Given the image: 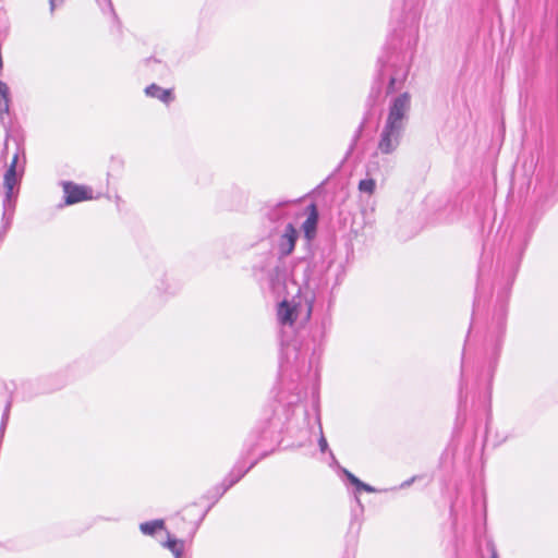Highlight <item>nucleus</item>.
Returning a JSON list of instances; mask_svg holds the SVG:
<instances>
[{
  "label": "nucleus",
  "mask_w": 558,
  "mask_h": 558,
  "mask_svg": "<svg viewBox=\"0 0 558 558\" xmlns=\"http://www.w3.org/2000/svg\"><path fill=\"white\" fill-rule=\"evenodd\" d=\"M490 558H497V554L495 551H493V555Z\"/></svg>",
  "instance_id": "4be33fe9"
},
{
  "label": "nucleus",
  "mask_w": 558,
  "mask_h": 558,
  "mask_svg": "<svg viewBox=\"0 0 558 558\" xmlns=\"http://www.w3.org/2000/svg\"><path fill=\"white\" fill-rule=\"evenodd\" d=\"M254 465L255 462H252L247 468L241 466L240 463L235 464L222 483L215 488L216 499L220 498L229 488L238 483Z\"/></svg>",
  "instance_id": "423d86ee"
},
{
  "label": "nucleus",
  "mask_w": 558,
  "mask_h": 558,
  "mask_svg": "<svg viewBox=\"0 0 558 558\" xmlns=\"http://www.w3.org/2000/svg\"><path fill=\"white\" fill-rule=\"evenodd\" d=\"M312 213L308 215L306 220L303 222V230L307 238H311L312 233L315 232L317 225V211L315 205H311Z\"/></svg>",
  "instance_id": "9b49d317"
},
{
  "label": "nucleus",
  "mask_w": 558,
  "mask_h": 558,
  "mask_svg": "<svg viewBox=\"0 0 558 558\" xmlns=\"http://www.w3.org/2000/svg\"><path fill=\"white\" fill-rule=\"evenodd\" d=\"M64 192V204L73 205L83 201L92 199V189L83 185L75 184L73 182L62 183Z\"/></svg>",
  "instance_id": "39448f33"
},
{
  "label": "nucleus",
  "mask_w": 558,
  "mask_h": 558,
  "mask_svg": "<svg viewBox=\"0 0 558 558\" xmlns=\"http://www.w3.org/2000/svg\"><path fill=\"white\" fill-rule=\"evenodd\" d=\"M343 473L352 485L356 486L357 483H360V480L354 474L349 472L348 470H343Z\"/></svg>",
  "instance_id": "a211bd4d"
},
{
  "label": "nucleus",
  "mask_w": 558,
  "mask_h": 558,
  "mask_svg": "<svg viewBox=\"0 0 558 558\" xmlns=\"http://www.w3.org/2000/svg\"><path fill=\"white\" fill-rule=\"evenodd\" d=\"M355 487L359 492L364 490L367 493H374L376 490L373 486L362 482L361 480H360V483H357V485Z\"/></svg>",
  "instance_id": "f3484780"
},
{
  "label": "nucleus",
  "mask_w": 558,
  "mask_h": 558,
  "mask_svg": "<svg viewBox=\"0 0 558 558\" xmlns=\"http://www.w3.org/2000/svg\"><path fill=\"white\" fill-rule=\"evenodd\" d=\"M363 128H364V122H362V123L360 124V126H359V129H357V131H356V133H355V136H354V142H356V141H357V138L360 137V135H361V133H362V131H363Z\"/></svg>",
  "instance_id": "aec40b11"
},
{
  "label": "nucleus",
  "mask_w": 558,
  "mask_h": 558,
  "mask_svg": "<svg viewBox=\"0 0 558 558\" xmlns=\"http://www.w3.org/2000/svg\"><path fill=\"white\" fill-rule=\"evenodd\" d=\"M10 108V89L4 82H0V122L7 128L9 123L5 121V116L9 114Z\"/></svg>",
  "instance_id": "6e6552de"
},
{
  "label": "nucleus",
  "mask_w": 558,
  "mask_h": 558,
  "mask_svg": "<svg viewBox=\"0 0 558 558\" xmlns=\"http://www.w3.org/2000/svg\"><path fill=\"white\" fill-rule=\"evenodd\" d=\"M501 319L505 318V312L501 313V316H500Z\"/></svg>",
  "instance_id": "b1692460"
},
{
  "label": "nucleus",
  "mask_w": 558,
  "mask_h": 558,
  "mask_svg": "<svg viewBox=\"0 0 558 558\" xmlns=\"http://www.w3.org/2000/svg\"><path fill=\"white\" fill-rule=\"evenodd\" d=\"M19 156L14 155L9 168L7 169L4 173V189H5V195L3 198V213H2V227L0 230V241L4 238L7 231L9 230L12 218H13V211L15 207V198L16 193L14 192V187L19 184L17 173H16V163H17Z\"/></svg>",
  "instance_id": "7ed1b4c3"
},
{
  "label": "nucleus",
  "mask_w": 558,
  "mask_h": 558,
  "mask_svg": "<svg viewBox=\"0 0 558 558\" xmlns=\"http://www.w3.org/2000/svg\"><path fill=\"white\" fill-rule=\"evenodd\" d=\"M286 268L281 265H277L269 272V281L272 289L281 286L286 279Z\"/></svg>",
  "instance_id": "9d476101"
},
{
  "label": "nucleus",
  "mask_w": 558,
  "mask_h": 558,
  "mask_svg": "<svg viewBox=\"0 0 558 558\" xmlns=\"http://www.w3.org/2000/svg\"><path fill=\"white\" fill-rule=\"evenodd\" d=\"M411 109V96L402 93L389 104L388 114L379 134L377 148L384 155H390L400 145Z\"/></svg>",
  "instance_id": "f257e3e1"
},
{
  "label": "nucleus",
  "mask_w": 558,
  "mask_h": 558,
  "mask_svg": "<svg viewBox=\"0 0 558 558\" xmlns=\"http://www.w3.org/2000/svg\"><path fill=\"white\" fill-rule=\"evenodd\" d=\"M166 547H168L175 558H182L183 550H184V542L177 539L174 537H171L168 535V541L166 542Z\"/></svg>",
  "instance_id": "ddd939ff"
},
{
  "label": "nucleus",
  "mask_w": 558,
  "mask_h": 558,
  "mask_svg": "<svg viewBox=\"0 0 558 558\" xmlns=\"http://www.w3.org/2000/svg\"><path fill=\"white\" fill-rule=\"evenodd\" d=\"M296 239V229L292 223H288L278 243V248L281 256H288L293 252Z\"/></svg>",
  "instance_id": "0eeeda50"
},
{
  "label": "nucleus",
  "mask_w": 558,
  "mask_h": 558,
  "mask_svg": "<svg viewBox=\"0 0 558 558\" xmlns=\"http://www.w3.org/2000/svg\"><path fill=\"white\" fill-rule=\"evenodd\" d=\"M145 94L148 97L157 98L165 104H169L173 100V95H172L171 89H163L160 86H158L157 84H150L149 86H147L145 88Z\"/></svg>",
  "instance_id": "1a4fd4ad"
},
{
  "label": "nucleus",
  "mask_w": 558,
  "mask_h": 558,
  "mask_svg": "<svg viewBox=\"0 0 558 558\" xmlns=\"http://www.w3.org/2000/svg\"><path fill=\"white\" fill-rule=\"evenodd\" d=\"M63 3V0H50V10L51 12L59 5Z\"/></svg>",
  "instance_id": "6ab92c4d"
},
{
  "label": "nucleus",
  "mask_w": 558,
  "mask_h": 558,
  "mask_svg": "<svg viewBox=\"0 0 558 558\" xmlns=\"http://www.w3.org/2000/svg\"><path fill=\"white\" fill-rule=\"evenodd\" d=\"M96 2L98 3V5L105 11V8H107L113 15V17H117L116 13H114V10H113V7H112V2L111 0H96Z\"/></svg>",
  "instance_id": "2eb2a0df"
},
{
  "label": "nucleus",
  "mask_w": 558,
  "mask_h": 558,
  "mask_svg": "<svg viewBox=\"0 0 558 558\" xmlns=\"http://www.w3.org/2000/svg\"><path fill=\"white\" fill-rule=\"evenodd\" d=\"M376 187V182L374 179H364L359 183V190L363 193L373 194Z\"/></svg>",
  "instance_id": "4468645a"
},
{
  "label": "nucleus",
  "mask_w": 558,
  "mask_h": 558,
  "mask_svg": "<svg viewBox=\"0 0 558 558\" xmlns=\"http://www.w3.org/2000/svg\"><path fill=\"white\" fill-rule=\"evenodd\" d=\"M379 70L376 82L372 87L368 101L372 105L376 101L380 94L381 84L385 77L388 78L387 94L396 93L403 87L409 75L410 57L405 53L393 51L386 59H378Z\"/></svg>",
  "instance_id": "f03ea898"
},
{
  "label": "nucleus",
  "mask_w": 558,
  "mask_h": 558,
  "mask_svg": "<svg viewBox=\"0 0 558 558\" xmlns=\"http://www.w3.org/2000/svg\"><path fill=\"white\" fill-rule=\"evenodd\" d=\"M318 446H319V449L322 452H326L329 450L328 442H327L322 430H320V437L318 439Z\"/></svg>",
  "instance_id": "dca6fc26"
},
{
  "label": "nucleus",
  "mask_w": 558,
  "mask_h": 558,
  "mask_svg": "<svg viewBox=\"0 0 558 558\" xmlns=\"http://www.w3.org/2000/svg\"><path fill=\"white\" fill-rule=\"evenodd\" d=\"M163 529V520H153L141 523L140 530L145 535H154L156 531Z\"/></svg>",
  "instance_id": "f8f14e48"
},
{
  "label": "nucleus",
  "mask_w": 558,
  "mask_h": 558,
  "mask_svg": "<svg viewBox=\"0 0 558 558\" xmlns=\"http://www.w3.org/2000/svg\"><path fill=\"white\" fill-rule=\"evenodd\" d=\"M415 481V477H412L411 480H408L401 484V488L410 486Z\"/></svg>",
  "instance_id": "412c9836"
},
{
  "label": "nucleus",
  "mask_w": 558,
  "mask_h": 558,
  "mask_svg": "<svg viewBox=\"0 0 558 558\" xmlns=\"http://www.w3.org/2000/svg\"><path fill=\"white\" fill-rule=\"evenodd\" d=\"M312 313V303L306 301L304 305L301 303H290L282 301L278 307V319L282 325L292 326L293 323L299 318L303 317L304 320H308Z\"/></svg>",
  "instance_id": "20e7f679"
},
{
  "label": "nucleus",
  "mask_w": 558,
  "mask_h": 558,
  "mask_svg": "<svg viewBox=\"0 0 558 558\" xmlns=\"http://www.w3.org/2000/svg\"><path fill=\"white\" fill-rule=\"evenodd\" d=\"M270 218H271V219H275V218H277V217H276V215H275V214H270Z\"/></svg>",
  "instance_id": "5701e85b"
}]
</instances>
